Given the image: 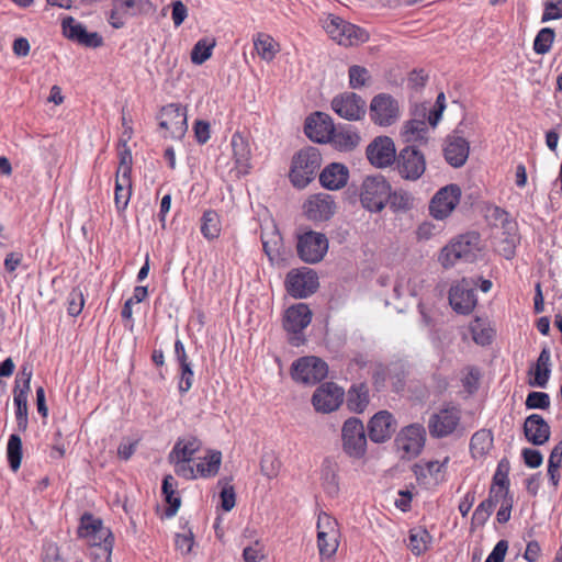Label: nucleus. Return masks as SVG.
Listing matches in <instances>:
<instances>
[{"label": "nucleus", "mask_w": 562, "mask_h": 562, "mask_svg": "<svg viewBox=\"0 0 562 562\" xmlns=\"http://www.w3.org/2000/svg\"><path fill=\"white\" fill-rule=\"evenodd\" d=\"M482 250L481 237L475 232L460 234L452 238L439 252L438 261L445 269L459 263L474 262Z\"/></svg>", "instance_id": "1"}, {"label": "nucleus", "mask_w": 562, "mask_h": 562, "mask_svg": "<svg viewBox=\"0 0 562 562\" xmlns=\"http://www.w3.org/2000/svg\"><path fill=\"white\" fill-rule=\"evenodd\" d=\"M322 156L316 147H305L292 158L290 180L295 188L303 189L310 184L319 170Z\"/></svg>", "instance_id": "2"}, {"label": "nucleus", "mask_w": 562, "mask_h": 562, "mask_svg": "<svg viewBox=\"0 0 562 562\" xmlns=\"http://www.w3.org/2000/svg\"><path fill=\"white\" fill-rule=\"evenodd\" d=\"M323 27L331 40L346 47L362 44L369 38L363 29L333 14L323 20Z\"/></svg>", "instance_id": "3"}, {"label": "nucleus", "mask_w": 562, "mask_h": 562, "mask_svg": "<svg viewBox=\"0 0 562 562\" xmlns=\"http://www.w3.org/2000/svg\"><path fill=\"white\" fill-rule=\"evenodd\" d=\"M317 549L321 560L333 558L340 543L338 521L328 514L321 512L316 522Z\"/></svg>", "instance_id": "4"}, {"label": "nucleus", "mask_w": 562, "mask_h": 562, "mask_svg": "<svg viewBox=\"0 0 562 562\" xmlns=\"http://www.w3.org/2000/svg\"><path fill=\"white\" fill-rule=\"evenodd\" d=\"M426 442V429L422 424L414 423L403 427L395 437L394 443L402 459L412 460L418 457Z\"/></svg>", "instance_id": "5"}, {"label": "nucleus", "mask_w": 562, "mask_h": 562, "mask_svg": "<svg viewBox=\"0 0 562 562\" xmlns=\"http://www.w3.org/2000/svg\"><path fill=\"white\" fill-rule=\"evenodd\" d=\"M344 452L353 459H361L367 452V435L363 423L357 417L345 420L341 428Z\"/></svg>", "instance_id": "6"}, {"label": "nucleus", "mask_w": 562, "mask_h": 562, "mask_svg": "<svg viewBox=\"0 0 562 562\" xmlns=\"http://www.w3.org/2000/svg\"><path fill=\"white\" fill-rule=\"evenodd\" d=\"M391 186L382 176L367 177L362 183L361 203L371 212H380L390 198Z\"/></svg>", "instance_id": "7"}, {"label": "nucleus", "mask_w": 562, "mask_h": 562, "mask_svg": "<svg viewBox=\"0 0 562 562\" xmlns=\"http://www.w3.org/2000/svg\"><path fill=\"white\" fill-rule=\"evenodd\" d=\"M299 257L306 263L319 262L328 250V239L323 233L306 231L297 235Z\"/></svg>", "instance_id": "8"}, {"label": "nucleus", "mask_w": 562, "mask_h": 562, "mask_svg": "<svg viewBox=\"0 0 562 562\" xmlns=\"http://www.w3.org/2000/svg\"><path fill=\"white\" fill-rule=\"evenodd\" d=\"M460 422V408L445 406L430 415L427 426L432 438L441 439L452 435L459 428Z\"/></svg>", "instance_id": "9"}, {"label": "nucleus", "mask_w": 562, "mask_h": 562, "mask_svg": "<svg viewBox=\"0 0 562 562\" xmlns=\"http://www.w3.org/2000/svg\"><path fill=\"white\" fill-rule=\"evenodd\" d=\"M327 373V363L314 356L297 359L291 370L293 380L304 384H315L325 379Z\"/></svg>", "instance_id": "10"}, {"label": "nucleus", "mask_w": 562, "mask_h": 562, "mask_svg": "<svg viewBox=\"0 0 562 562\" xmlns=\"http://www.w3.org/2000/svg\"><path fill=\"white\" fill-rule=\"evenodd\" d=\"M159 126L165 137L180 139L188 130L186 109L177 103L165 105L160 111Z\"/></svg>", "instance_id": "11"}, {"label": "nucleus", "mask_w": 562, "mask_h": 562, "mask_svg": "<svg viewBox=\"0 0 562 562\" xmlns=\"http://www.w3.org/2000/svg\"><path fill=\"white\" fill-rule=\"evenodd\" d=\"M288 293L295 299H304L318 288V277L310 268L291 270L285 278Z\"/></svg>", "instance_id": "12"}, {"label": "nucleus", "mask_w": 562, "mask_h": 562, "mask_svg": "<svg viewBox=\"0 0 562 562\" xmlns=\"http://www.w3.org/2000/svg\"><path fill=\"white\" fill-rule=\"evenodd\" d=\"M311 321L312 312L305 303H297L285 311L283 326L288 333L293 334L290 339L293 346H300L304 341L302 330L310 325Z\"/></svg>", "instance_id": "13"}, {"label": "nucleus", "mask_w": 562, "mask_h": 562, "mask_svg": "<svg viewBox=\"0 0 562 562\" xmlns=\"http://www.w3.org/2000/svg\"><path fill=\"white\" fill-rule=\"evenodd\" d=\"M396 168L402 178L411 181L418 180L426 170L425 156L414 146L408 145L400 151Z\"/></svg>", "instance_id": "14"}, {"label": "nucleus", "mask_w": 562, "mask_h": 562, "mask_svg": "<svg viewBox=\"0 0 562 562\" xmlns=\"http://www.w3.org/2000/svg\"><path fill=\"white\" fill-rule=\"evenodd\" d=\"M371 120L380 126H390L400 117V105L391 94H376L370 103Z\"/></svg>", "instance_id": "15"}, {"label": "nucleus", "mask_w": 562, "mask_h": 562, "mask_svg": "<svg viewBox=\"0 0 562 562\" xmlns=\"http://www.w3.org/2000/svg\"><path fill=\"white\" fill-rule=\"evenodd\" d=\"M461 190L457 184H448L436 192L429 204V213L436 220L447 218L460 202Z\"/></svg>", "instance_id": "16"}, {"label": "nucleus", "mask_w": 562, "mask_h": 562, "mask_svg": "<svg viewBox=\"0 0 562 562\" xmlns=\"http://www.w3.org/2000/svg\"><path fill=\"white\" fill-rule=\"evenodd\" d=\"M476 295L472 280L462 279L451 285L449 290V303L459 314H470L476 305Z\"/></svg>", "instance_id": "17"}, {"label": "nucleus", "mask_w": 562, "mask_h": 562, "mask_svg": "<svg viewBox=\"0 0 562 562\" xmlns=\"http://www.w3.org/2000/svg\"><path fill=\"white\" fill-rule=\"evenodd\" d=\"M61 29L64 36L78 45L97 48L103 44V38L98 32H88L86 26L72 16L63 20Z\"/></svg>", "instance_id": "18"}, {"label": "nucleus", "mask_w": 562, "mask_h": 562, "mask_svg": "<svg viewBox=\"0 0 562 562\" xmlns=\"http://www.w3.org/2000/svg\"><path fill=\"white\" fill-rule=\"evenodd\" d=\"M344 395L345 392L341 387L333 382H326L315 390L312 404L319 413H330L340 406Z\"/></svg>", "instance_id": "19"}, {"label": "nucleus", "mask_w": 562, "mask_h": 562, "mask_svg": "<svg viewBox=\"0 0 562 562\" xmlns=\"http://www.w3.org/2000/svg\"><path fill=\"white\" fill-rule=\"evenodd\" d=\"M331 109L345 120L358 121L366 114V101L355 92H346L333 99Z\"/></svg>", "instance_id": "20"}, {"label": "nucleus", "mask_w": 562, "mask_h": 562, "mask_svg": "<svg viewBox=\"0 0 562 562\" xmlns=\"http://www.w3.org/2000/svg\"><path fill=\"white\" fill-rule=\"evenodd\" d=\"M304 131L311 140L319 144H326L329 143L330 138H333L335 125L328 114L315 112L306 119Z\"/></svg>", "instance_id": "21"}, {"label": "nucleus", "mask_w": 562, "mask_h": 562, "mask_svg": "<svg viewBox=\"0 0 562 562\" xmlns=\"http://www.w3.org/2000/svg\"><path fill=\"white\" fill-rule=\"evenodd\" d=\"M449 457L442 461H419L413 467V472L419 483L438 485L446 480Z\"/></svg>", "instance_id": "22"}, {"label": "nucleus", "mask_w": 562, "mask_h": 562, "mask_svg": "<svg viewBox=\"0 0 562 562\" xmlns=\"http://www.w3.org/2000/svg\"><path fill=\"white\" fill-rule=\"evenodd\" d=\"M367 157L378 168H385L392 165L396 158L394 142L387 136L376 137L368 146Z\"/></svg>", "instance_id": "23"}, {"label": "nucleus", "mask_w": 562, "mask_h": 562, "mask_svg": "<svg viewBox=\"0 0 562 562\" xmlns=\"http://www.w3.org/2000/svg\"><path fill=\"white\" fill-rule=\"evenodd\" d=\"M396 428L394 416L387 411H380L374 414L368 423L369 438L375 443L389 440Z\"/></svg>", "instance_id": "24"}, {"label": "nucleus", "mask_w": 562, "mask_h": 562, "mask_svg": "<svg viewBox=\"0 0 562 562\" xmlns=\"http://www.w3.org/2000/svg\"><path fill=\"white\" fill-rule=\"evenodd\" d=\"M304 214L311 221H327L336 209L334 198L327 193L311 195L303 205Z\"/></svg>", "instance_id": "25"}, {"label": "nucleus", "mask_w": 562, "mask_h": 562, "mask_svg": "<svg viewBox=\"0 0 562 562\" xmlns=\"http://www.w3.org/2000/svg\"><path fill=\"white\" fill-rule=\"evenodd\" d=\"M233 158L238 176L249 173L251 169V150L248 139L239 133H234L231 138Z\"/></svg>", "instance_id": "26"}, {"label": "nucleus", "mask_w": 562, "mask_h": 562, "mask_svg": "<svg viewBox=\"0 0 562 562\" xmlns=\"http://www.w3.org/2000/svg\"><path fill=\"white\" fill-rule=\"evenodd\" d=\"M526 439L535 446L544 445L550 438V426L539 414L529 415L524 423Z\"/></svg>", "instance_id": "27"}, {"label": "nucleus", "mask_w": 562, "mask_h": 562, "mask_svg": "<svg viewBox=\"0 0 562 562\" xmlns=\"http://www.w3.org/2000/svg\"><path fill=\"white\" fill-rule=\"evenodd\" d=\"M349 179V169L340 162L327 165L319 173V182L327 190L344 188Z\"/></svg>", "instance_id": "28"}, {"label": "nucleus", "mask_w": 562, "mask_h": 562, "mask_svg": "<svg viewBox=\"0 0 562 562\" xmlns=\"http://www.w3.org/2000/svg\"><path fill=\"white\" fill-rule=\"evenodd\" d=\"M469 153V143L461 136H450L443 148L447 162L454 168H460L465 164Z\"/></svg>", "instance_id": "29"}, {"label": "nucleus", "mask_w": 562, "mask_h": 562, "mask_svg": "<svg viewBox=\"0 0 562 562\" xmlns=\"http://www.w3.org/2000/svg\"><path fill=\"white\" fill-rule=\"evenodd\" d=\"M427 109H423L422 119H412L405 123L402 130V138L407 144H424L428 138V125L425 121Z\"/></svg>", "instance_id": "30"}, {"label": "nucleus", "mask_w": 562, "mask_h": 562, "mask_svg": "<svg viewBox=\"0 0 562 562\" xmlns=\"http://www.w3.org/2000/svg\"><path fill=\"white\" fill-rule=\"evenodd\" d=\"M338 470V463L329 458H326L321 465V484L329 496H336L339 492Z\"/></svg>", "instance_id": "31"}, {"label": "nucleus", "mask_w": 562, "mask_h": 562, "mask_svg": "<svg viewBox=\"0 0 562 562\" xmlns=\"http://www.w3.org/2000/svg\"><path fill=\"white\" fill-rule=\"evenodd\" d=\"M425 285V279L418 273H404L401 274L394 285V294L401 297L405 294L417 296Z\"/></svg>", "instance_id": "32"}, {"label": "nucleus", "mask_w": 562, "mask_h": 562, "mask_svg": "<svg viewBox=\"0 0 562 562\" xmlns=\"http://www.w3.org/2000/svg\"><path fill=\"white\" fill-rule=\"evenodd\" d=\"M86 542L92 547L91 555L93 562H111L114 543L112 535L103 539L101 533H94L87 538Z\"/></svg>", "instance_id": "33"}, {"label": "nucleus", "mask_w": 562, "mask_h": 562, "mask_svg": "<svg viewBox=\"0 0 562 562\" xmlns=\"http://www.w3.org/2000/svg\"><path fill=\"white\" fill-rule=\"evenodd\" d=\"M431 535L422 526L413 527L408 531L407 547L416 557H420L427 552L431 546Z\"/></svg>", "instance_id": "34"}, {"label": "nucleus", "mask_w": 562, "mask_h": 562, "mask_svg": "<svg viewBox=\"0 0 562 562\" xmlns=\"http://www.w3.org/2000/svg\"><path fill=\"white\" fill-rule=\"evenodd\" d=\"M132 196V179L125 175H116L114 188V204L117 213H123Z\"/></svg>", "instance_id": "35"}, {"label": "nucleus", "mask_w": 562, "mask_h": 562, "mask_svg": "<svg viewBox=\"0 0 562 562\" xmlns=\"http://www.w3.org/2000/svg\"><path fill=\"white\" fill-rule=\"evenodd\" d=\"M201 448V441L193 436L179 439L170 452L171 460L191 461L193 454Z\"/></svg>", "instance_id": "36"}, {"label": "nucleus", "mask_w": 562, "mask_h": 562, "mask_svg": "<svg viewBox=\"0 0 562 562\" xmlns=\"http://www.w3.org/2000/svg\"><path fill=\"white\" fill-rule=\"evenodd\" d=\"M508 470V464L504 463V461H501L493 475L490 494L493 495L496 501H499V497L510 495Z\"/></svg>", "instance_id": "37"}, {"label": "nucleus", "mask_w": 562, "mask_h": 562, "mask_svg": "<svg viewBox=\"0 0 562 562\" xmlns=\"http://www.w3.org/2000/svg\"><path fill=\"white\" fill-rule=\"evenodd\" d=\"M360 142V136L356 131L350 127H335L333 138L329 143L340 151H348L353 149Z\"/></svg>", "instance_id": "38"}, {"label": "nucleus", "mask_w": 562, "mask_h": 562, "mask_svg": "<svg viewBox=\"0 0 562 562\" xmlns=\"http://www.w3.org/2000/svg\"><path fill=\"white\" fill-rule=\"evenodd\" d=\"M201 234L209 241L220 237L222 223L220 214L214 210H206L201 217Z\"/></svg>", "instance_id": "39"}, {"label": "nucleus", "mask_w": 562, "mask_h": 562, "mask_svg": "<svg viewBox=\"0 0 562 562\" xmlns=\"http://www.w3.org/2000/svg\"><path fill=\"white\" fill-rule=\"evenodd\" d=\"M492 448L493 434L491 430L480 429L472 435L470 440V451L473 458H483Z\"/></svg>", "instance_id": "40"}, {"label": "nucleus", "mask_w": 562, "mask_h": 562, "mask_svg": "<svg viewBox=\"0 0 562 562\" xmlns=\"http://www.w3.org/2000/svg\"><path fill=\"white\" fill-rule=\"evenodd\" d=\"M94 533H101V537L104 539L111 536V530L103 526L101 519L95 518L91 514L82 515L78 528L79 537L86 540Z\"/></svg>", "instance_id": "41"}, {"label": "nucleus", "mask_w": 562, "mask_h": 562, "mask_svg": "<svg viewBox=\"0 0 562 562\" xmlns=\"http://www.w3.org/2000/svg\"><path fill=\"white\" fill-rule=\"evenodd\" d=\"M176 486L177 483L172 475L169 474L164 477L161 490L165 495V501L169 505L165 510L167 518L173 517L181 505V498L176 493Z\"/></svg>", "instance_id": "42"}, {"label": "nucleus", "mask_w": 562, "mask_h": 562, "mask_svg": "<svg viewBox=\"0 0 562 562\" xmlns=\"http://www.w3.org/2000/svg\"><path fill=\"white\" fill-rule=\"evenodd\" d=\"M369 404V389L364 384L352 385L348 391L347 405L355 413H362Z\"/></svg>", "instance_id": "43"}, {"label": "nucleus", "mask_w": 562, "mask_h": 562, "mask_svg": "<svg viewBox=\"0 0 562 562\" xmlns=\"http://www.w3.org/2000/svg\"><path fill=\"white\" fill-rule=\"evenodd\" d=\"M112 4L116 10L132 16L146 14L154 10L150 0H112Z\"/></svg>", "instance_id": "44"}, {"label": "nucleus", "mask_w": 562, "mask_h": 562, "mask_svg": "<svg viewBox=\"0 0 562 562\" xmlns=\"http://www.w3.org/2000/svg\"><path fill=\"white\" fill-rule=\"evenodd\" d=\"M222 462L220 451H211L204 459L195 464L198 477H211L217 474Z\"/></svg>", "instance_id": "45"}, {"label": "nucleus", "mask_w": 562, "mask_h": 562, "mask_svg": "<svg viewBox=\"0 0 562 562\" xmlns=\"http://www.w3.org/2000/svg\"><path fill=\"white\" fill-rule=\"evenodd\" d=\"M550 350L548 348H543L537 360L535 369V382L532 385L538 387H546L550 376Z\"/></svg>", "instance_id": "46"}, {"label": "nucleus", "mask_w": 562, "mask_h": 562, "mask_svg": "<svg viewBox=\"0 0 562 562\" xmlns=\"http://www.w3.org/2000/svg\"><path fill=\"white\" fill-rule=\"evenodd\" d=\"M469 329L472 334L473 340L481 346L491 344L494 330L490 327L485 319L476 317L470 323Z\"/></svg>", "instance_id": "47"}, {"label": "nucleus", "mask_w": 562, "mask_h": 562, "mask_svg": "<svg viewBox=\"0 0 562 562\" xmlns=\"http://www.w3.org/2000/svg\"><path fill=\"white\" fill-rule=\"evenodd\" d=\"M215 45L216 41L213 37L200 38L191 50V61L194 65H202L212 56Z\"/></svg>", "instance_id": "48"}, {"label": "nucleus", "mask_w": 562, "mask_h": 562, "mask_svg": "<svg viewBox=\"0 0 562 562\" xmlns=\"http://www.w3.org/2000/svg\"><path fill=\"white\" fill-rule=\"evenodd\" d=\"M7 459L12 471H18L22 461V440L16 434L9 437L7 443Z\"/></svg>", "instance_id": "49"}, {"label": "nucleus", "mask_w": 562, "mask_h": 562, "mask_svg": "<svg viewBox=\"0 0 562 562\" xmlns=\"http://www.w3.org/2000/svg\"><path fill=\"white\" fill-rule=\"evenodd\" d=\"M497 503H499V501H496V498L490 494L488 498L484 499L476 506L472 515V525L483 526L492 515Z\"/></svg>", "instance_id": "50"}, {"label": "nucleus", "mask_w": 562, "mask_h": 562, "mask_svg": "<svg viewBox=\"0 0 562 562\" xmlns=\"http://www.w3.org/2000/svg\"><path fill=\"white\" fill-rule=\"evenodd\" d=\"M262 247L269 260L274 262L281 259L282 238L278 232H273L270 238L266 234L261 235Z\"/></svg>", "instance_id": "51"}, {"label": "nucleus", "mask_w": 562, "mask_h": 562, "mask_svg": "<svg viewBox=\"0 0 562 562\" xmlns=\"http://www.w3.org/2000/svg\"><path fill=\"white\" fill-rule=\"evenodd\" d=\"M555 38V32L551 27L541 29L533 41V50L538 55H546L550 52Z\"/></svg>", "instance_id": "52"}, {"label": "nucleus", "mask_w": 562, "mask_h": 562, "mask_svg": "<svg viewBox=\"0 0 562 562\" xmlns=\"http://www.w3.org/2000/svg\"><path fill=\"white\" fill-rule=\"evenodd\" d=\"M390 206L395 212H405L413 207L414 198L413 195L404 190L390 191V198L387 200Z\"/></svg>", "instance_id": "53"}, {"label": "nucleus", "mask_w": 562, "mask_h": 562, "mask_svg": "<svg viewBox=\"0 0 562 562\" xmlns=\"http://www.w3.org/2000/svg\"><path fill=\"white\" fill-rule=\"evenodd\" d=\"M562 464V447L555 446L548 460V476L551 484L557 487L560 481V468Z\"/></svg>", "instance_id": "54"}, {"label": "nucleus", "mask_w": 562, "mask_h": 562, "mask_svg": "<svg viewBox=\"0 0 562 562\" xmlns=\"http://www.w3.org/2000/svg\"><path fill=\"white\" fill-rule=\"evenodd\" d=\"M349 85L352 89H360L371 81L370 72L367 68L353 65L348 70Z\"/></svg>", "instance_id": "55"}, {"label": "nucleus", "mask_w": 562, "mask_h": 562, "mask_svg": "<svg viewBox=\"0 0 562 562\" xmlns=\"http://www.w3.org/2000/svg\"><path fill=\"white\" fill-rule=\"evenodd\" d=\"M258 55L265 60L273 59L276 55L274 41L269 35H259L254 42Z\"/></svg>", "instance_id": "56"}, {"label": "nucleus", "mask_w": 562, "mask_h": 562, "mask_svg": "<svg viewBox=\"0 0 562 562\" xmlns=\"http://www.w3.org/2000/svg\"><path fill=\"white\" fill-rule=\"evenodd\" d=\"M32 370L23 367L20 373L15 379V385L13 390V396L22 395L24 397L29 396V392L31 390V379H32Z\"/></svg>", "instance_id": "57"}, {"label": "nucleus", "mask_w": 562, "mask_h": 562, "mask_svg": "<svg viewBox=\"0 0 562 562\" xmlns=\"http://www.w3.org/2000/svg\"><path fill=\"white\" fill-rule=\"evenodd\" d=\"M194 380V373L192 370V363H184L180 366V374L178 381V390L180 394H186L192 387Z\"/></svg>", "instance_id": "58"}, {"label": "nucleus", "mask_w": 562, "mask_h": 562, "mask_svg": "<svg viewBox=\"0 0 562 562\" xmlns=\"http://www.w3.org/2000/svg\"><path fill=\"white\" fill-rule=\"evenodd\" d=\"M67 311L70 316H78L85 305L83 294L79 289H72L67 297Z\"/></svg>", "instance_id": "59"}, {"label": "nucleus", "mask_w": 562, "mask_h": 562, "mask_svg": "<svg viewBox=\"0 0 562 562\" xmlns=\"http://www.w3.org/2000/svg\"><path fill=\"white\" fill-rule=\"evenodd\" d=\"M550 406V397L544 392H530L526 398V407L529 409H547Z\"/></svg>", "instance_id": "60"}, {"label": "nucleus", "mask_w": 562, "mask_h": 562, "mask_svg": "<svg viewBox=\"0 0 562 562\" xmlns=\"http://www.w3.org/2000/svg\"><path fill=\"white\" fill-rule=\"evenodd\" d=\"M280 462L272 453L265 454L260 462V470L262 475L268 479H273L278 475Z\"/></svg>", "instance_id": "61"}, {"label": "nucleus", "mask_w": 562, "mask_h": 562, "mask_svg": "<svg viewBox=\"0 0 562 562\" xmlns=\"http://www.w3.org/2000/svg\"><path fill=\"white\" fill-rule=\"evenodd\" d=\"M501 507L497 510L496 519L499 524H505L510 519V513L514 504L512 495L499 497Z\"/></svg>", "instance_id": "62"}, {"label": "nucleus", "mask_w": 562, "mask_h": 562, "mask_svg": "<svg viewBox=\"0 0 562 562\" xmlns=\"http://www.w3.org/2000/svg\"><path fill=\"white\" fill-rule=\"evenodd\" d=\"M543 5L544 10L541 16L542 23L562 18V1H558V3L544 2Z\"/></svg>", "instance_id": "63"}, {"label": "nucleus", "mask_w": 562, "mask_h": 562, "mask_svg": "<svg viewBox=\"0 0 562 562\" xmlns=\"http://www.w3.org/2000/svg\"><path fill=\"white\" fill-rule=\"evenodd\" d=\"M507 550L508 542L506 540H499L487 555L485 562H504Z\"/></svg>", "instance_id": "64"}]
</instances>
